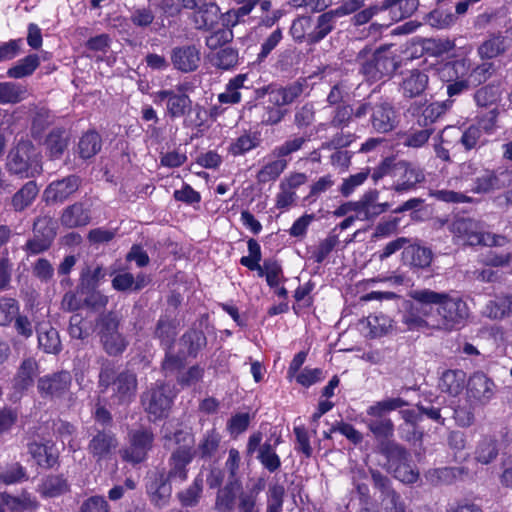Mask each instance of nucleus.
Instances as JSON below:
<instances>
[{
  "instance_id": "nucleus-17",
  "label": "nucleus",
  "mask_w": 512,
  "mask_h": 512,
  "mask_svg": "<svg viewBox=\"0 0 512 512\" xmlns=\"http://www.w3.org/2000/svg\"><path fill=\"white\" fill-rule=\"evenodd\" d=\"M170 61L174 69L182 73L196 71L201 63V52L195 44L175 46L170 52Z\"/></svg>"
},
{
  "instance_id": "nucleus-35",
  "label": "nucleus",
  "mask_w": 512,
  "mask_h": 512,
  "mask_svg": "<svg viewBox=\"0 0 512 512\" xmlns=\"http://www.w3.org/2000/svg\"><path fill=\"white\" fill-rule=\"evenodd\" d=\"M336 17L331 11L318 16L316 25L307 33V42L316 44L324 39L334 28Z\"/></svg>"
},
{
  "instance_id": "nucleus-32",
  "label": "nucleus",
  "mask_w": 512,
  "mask_h": 512,
  "mask_svg": "<svg viewBox=\"0 0 512 512\" xmlns=\"http://www.w3.org/2000/svg\"><path fill=\"white\" fill-rule=\"evenodd\" d=\"M483 314L491 319H503L512 315V294H498L487 302Z\"/></svg>"
},
{
  "instance_id": "nucleus-11",
  "label": "nucleus",
  "mask_w": 512,
  "mask_h": 512,
  "mask_svg": "<svg viewBox=\"0 0 512 512\" xmlns=\"http://www.w3.org/2000/svg\"><path fill=\"white\" fill-rule=\"evenodd\" d=\"M496 393L495 382L482 372L473 373L467 380L465 395L480 407L489 404Z\"/></svg>"
},
{
  "instance_id": "nucleus-36",
  "label": "nucleus",
  "mask_w": 512,
  "mask_h": 512,
  "mask_svg": "<svg viewBox=\"0 0 512 512\" xmlns=\"http://www.w3.org/2000/svg\"><path fill=\"white\" fill-rule=\"evenodd\" d=\"M203 483V475L198 474L187 488L177 493L176 497L183 507L198 505L203 493Z\"/></svg>"
},
{
  "instance_id": "nucleus-12",
  "label": "nucleus",
  "mask_w": 512,
  "mask_h": 512,
  "mask_svg": "<svg viewBox=\"0 0 512 512\" xmlns=\"http://www.w3.org/2000/svg\"><path fill=\"white\" fill-rule=\"evenodd\" d=\"M398 123L399 115L392 103L387 100L374 103L369 117V126L373 132L378 134L390 133L397 127Z\"/></svg>"
},
{
  "instance_id": "nucleus-18",
  "label": "nucleus",
  "mask_w": 512,
  "mask_h": 512,
  "mask_svg": "<svg viewBox=\"0 0 512 512\" xmlns=\"http://www.w3.org/2000/svg\"><path fill=\"white\" fill-rule=\"evenodd\" d=\"M447 109L448 106L445 102L428 103L427 101H415L409 106L407 111L416 119L420 127L429 128V126L445 114Z\"/></svg>"
},
{
  "instance_id": "nucleus-3",
  "label": "nucleus",
  "mask_w": 512,
  "mask_h": 512,
  "mask_svg": "<svg viewBox=\"0 0 512 512\" xmlns=\"http://www.w3.org/2000/svg\"><path fill=\"white\" fill-rule=\"evenodd\" d=\"M449 231L465 245L502 247L508 243L507 237L486 231L485 223L471 217H457L448 224Z\"/></svg>"
},
{
  "instance_id": "nucleus-57",
  "label": "nucleus",
  "mask_w": 512,
  "mask_h": 512,
  "mask_svg": "<svg viewBox=\"0 0 512 512\" xmlns=\"http://www.w3.org/2000/svg\"><path fill=\"white\" fill-rule=\"evenodd\" d=\"M19 303L16 299L0 297V326H8L19 313Z\"/></svg>"
},
{
  "instance_id": "nucleus-49",
  "label": "nucleus",
  "mask_w": 512,
  "mask_h": 512,
  "mask_svg": "<svg viewBox=\"0 0 512 512\" xmlns=\"http://www.w3.org/2000/svg\"><path fill=\"white\" fill-rule=\"evenodd\" d=\"M264 489V484L260 480L248 492H241L239 495L238 508L240 512H260L257 506L258 495Z\"/></svg>"
},
{
  "instance_id": "nucleus-51",
  "label": "nucleus",
  "mask_w": 512,
  "mask_h": 512,
  "mask_svg": "<svg viewBox=\"0 0 512 512\" xmlns=\"http://www.w3.org/2000/svg\"><path fill=\"white\" fill-rule=\"evenodd\" d=\"M68 145V137L64 130L56 129L49 133L46 138V146L53 158H59Z\"/></svg>"
},
{
  "instance_id": "nucleus-60",
  "label": "nucleus",
  "mask_w": 512,
  "mask_h": 512,
  "mask_svg": "<svg viewBox=\"0 0 512 512\" xmlns=\"http://www.w3.org/2000/svg\"><path fill=\"white\" fill-rule=\"evenodd\" d=\"M482 129L478 125H471L463 131L459 142L466 150L475 149L484 143Z\"/></svg>"
},
{
  "instance_id": "nucleus-16",
  "label": "nucleus",
  "mask_w": 512,
  "mask_h": 512,
  "mask_svg": "<svg viewBox=\"0 0 512 512\" xmlns=\"http://www.w3.org/2000/svg\"><path fill=\"white\" fill-rule=\"evenodd\" d=\"M473 191L475 193H488L509 187L512 184V168H498L484 170L476 177Z\"/></svg>"
},
{
  "instance_id": "nucleus-52",
  "label": "nucleus",
  "mask_w": 512,
  "mask_h": 512,
  "mask_svg": "<svg viewBox=\"0 0 512 512\" xmlns=\"http://www.w3.org/2000/svg\"><path fill=\"white\" fill-rule=\"evenodd\" d=\"M500 98V90L496 85H486L478 89L474 94V100L478 107H497Z\"/></svg>"
},
{
  "instance_id": "nucleus-7",
  "label": "nucleus",
  "mask_w": 512,
  "mask_h": 512,
  "mask_svg": "<svg viewBox=\"0 0 512 512\" xmlns=\"http://www.w3.org/2000/svg\"><path fill=\"white\" fill-rule=\"evenodd\" d=\"M382 453L388 460V469L399 481L407 484L415 483L418 472L408 463V452L400 445L389 442L382 446Z\"/></svg>"
},
{
  "instance_id": "nucleus-38",
  "label": "nucleus",
  "mask_w": 512,
  "mask_h": 512,
  "mask_svg": "<svg viewBox=\"0 0 512 512\" xmlns=\"http://www.w3.org/2000/svg\"><path fill=\"white\" fill-rule=\"evenodd\" d=\"M69 488L66 478L61 475H50L42 481L39 492L45 498H55L67 493Z\"/></svg>"
},
{
  "instance_id": "nucleus-58",
  "label": "nucleus",
  "mask_w": 512,
  "mask_h": 512,
  "mask_svg": "<svg viewBox=\"0 0 512 512\" xmlns=\"http://www.w3.org/2000/svg\"><path fill=\"white\" fill-rule=\"evenodd\" d=\"M494 73V65L491 62H484L473 69L468 70L466 77L472 87L479 86L486 82Z\"/></svg>"
},
{
  "instance_id": "nucleus-48",
  "label": "nucleus",
  "mask_w": 512,
  "mask_h": 512,
  "mask_svg": "<svg viewBox=\"0 0 512 512\" xmlns=\"http://www.w3.org/2000/svg\"><path fill=\"white\" fill-rule=\"evenodd\" d=\"M220 441L221 436L215 429L207 430L199 441L197 449H194L195 454L199 453L201 458L212 457L218 450Z\"/></svg>"
},
{
  "instance_id": "nucleus-26",
  "label": "nucleus",
  "mask_w": 512,
  "mask_h": 512,
  "mask_svg": "<svg viewBox=\"0 0 512 512\" xmlns=\"http://www.w3.org/2000/svg\"><path fill=\"white\" fill-rule=\"evenodd\" d=\"M479 407L466 395L457 397L451 401L453 418L460 427H470L475 421V410Z\"/></svg>"
},
{
  "instance_id": "nucleus-61",
  "label": "nucleus",
  "mask_w": 512,
  "mask_h": 512,
  "mask_svg": "<svg viewBox=\"0 0 512 512\" xmlns=\"http://www.w3.org/2000/svg\"><path fill=\"white\" fill-rule=\"evenodd\" d=\"M498 454L496 441L491 438H484L476 450V460L482 464L493 461Z\"/></svg>"
},
{
  "instance_id": "nucleus-45",
  "label": "nucleus",
  "mask_w": 512,
  "mask_h": 512,
  "mask_svg": "<svg viewBox=\"0 0 512 512\" xmlns=\"http://www.w3.org/2000/svg\"><path fill=\"white\" fill-rule=\"evenodd\" d=\"M289 163V159L275 158L267 162L256 175L259 183H268L275 181L284 172Z\"/></svg>"
},
{
  "instance_id": "nucleus-43",
  "label": "nucleus",
  "mask_w": 512,
  "mask_h": 512,
  "mask_svg": "<svg viewBox=\"0 0 512 512\" xmlns=\"http://www.w3.org/2000/svg\"><path fill=\"white\" fill-rule=\"evenodd\" d=\"M39 65V56L37 54H30L10 67L7 70V76L12 79H22L31 76Z\"/></svg>"
},
{
  "instance_id": "nucleus-31",
  "label": "nucleus",
  "mask_w": 512,
  "mask_h": 512,
  "mask_svg": "<svg viewBox=\"0 0 512 512\" xmlns=\"http://www.w3.org/2000/svg\"><path fill=\"white\" fill-rule=\"evenodd\" d=\"M29 96L28 87L19 82L13 81H0V104L1 105H15Z\"/></svg>"
},
{
  "instance_id": "nucleus-62",
  "label": "nucleus",
  "mask_w": 512,
  "mask_h": 512,
  "mask_svg": "<svg viewBox=\"0 0 512 512\" xmlns=\"http://www.w3.org/2000/svg\"><path fill=\"white\" fill-rule=\"evenodd\" d=\"M456 19L457 17L452 12L441 9L434 10L427 16L428 24L438 29H445L452 26Z\"/></svg>"
},
{
  "instance_id": "nucleus-41",
  "label": "nucleus",
  "mask_w": 512,
  "mask_h": 512,
  "mask_svg": "<svg viewBox=\"0 0 512 512\" xmlns=\"http://www.w3.org/2000/svg\"><path fill=\"white\" fill-rule=\"evenodd\" d=\"M506 37L500 33H493L478 47V54L482 59H492L504 53Z\"/></svg>"
},
{
  "instance_id": "nucleus-1",
  "label": "nucleus",
  "mask_w": 512,
  "mask_h": 512,
  "mask_svg": "<svg viewBox=\"0 0 512 512\" xmlns=\"http://www.w3.org/2000/svg\"><path fill=\"white\" fill-rule=\"evenodd\" d=\"M409 296L414 303L403 315V322L409 330L449 332L457 329L468 317V307L459 297L430 289L412 290Z\"/></svg>"
},
{
  "instance_id": "nucleus-13",
  "label": "nucleus",
  "mask_w": 512,
  "mask_h": 512,
  "mask_svg": "<svg viewBox=\"0 0 512 512\" xmlns=\"http://www.w3.org/2000/svg\"><path fill=\"white\" fill-rule=\"evenodd\" d=\"M371 477L374 487L380 491V512H406V504L392 488L390 480L376 470H371Z\"/></svg>"
},
{
  "instance_id": "nucleus-25",
  "label": "nucleus",
  "mask_w": 512,
  "mask_h": 512,
  "mask_svg": "<svg viewBox=\"0 0 512 512\" xmlns=\"http://www.w3.org/2000/svg\"><path fill=\"white\" fill-rule=\"evenodd\" d=\"M466 373L463 370H446L439 380V388L452 398L460 397L467 384Z\"/></svg>"
},
{
  "instance_id": "nucleus-44",
  "label": "nucleus",
  "mask_w": 512,
  "mask_h": 512,
  "mask_svg": "<svg viewBox=\"0 0 512 512\" xmlns=\"http://www.w3.org/2000/svg\"><path fill=\"white\" fill-rule=\"evenodd\" d=\"M106 273L102 265H86L80 273L79 286L81 291H90L99 285Z\"/></svg>"
},
{
  "instance_id": "nucleus-6",
  "label": "nucleus",
  "mask_w": 512,
  "mask_h": 512,
  "mask_svg": "<svg viewBox=\"0 0 512 512\" xmlns=\"http://www.w3.org/2000/svg\"><path fill=\"white\" fill-rule=\"evenodd\" d=\"M176 442H186L189 444L178 447L174 450L169 458L168 465L169 471L165 474L167 480L178 481L180 483L186 481L188 477V465L192 462L195 457V451L191 446L192 436L191 434L183 431H179L175 434Z\"/></svg>"
},
{
  "instance_id": "nucleus-24",
  "label": "nucleus",
  "mask_w": 512,
  "mask_h": 512,
  "mask_svg": "<svg viewBox=\"0 0 512 512\" xmlns=\"http://www.w3.org/2000/svg\"><path fill=\"white\" fill-rule=\"evenodd\" d=\"M147 493L155 506L164 507L168 504L172 494V487L165 473H155L150 478V481L147 483Z\"/></svg>"
},
{
  "instance_id": "nucleus-27",
  "label": "nucleus",
  "mask_w": 512,
  "mask_h": 512,
  "mask_svg": "<svg viewBox=\"0 0 512 512\" xmlns=\"http://www.w3.org/2000/svg\"><path fill=\"white\" fill-rule=\"evenodd\" d=\"M392 328V320L382 314L369 315L359 323V330L365 337L377 338L386 335Z\"/></svg>"
},
{
  "instance_id": "nucleus-63",
  "label": "nucleus",
  "mask_w": 512,
  "mask_h": 512,
  "mask_svg": "<svg viewBox=\"0 0 512 512\" xmlns=\"http://www.w3.org/2000/svg\"><path fill=\"white\" fill-rule=\"evenodd\" d=\"M433 133L432 128L423 127L421 130L409 131L403 137V145L406 147L420 148L424 146Z\"/></svg>"
},
{
  "instance_id": "nucleus-55",
  "label": "nucleus",
  "mask_w": 512,
  "mask_h": 512,
  "mask_svg": "<svg viewBox=\"0 0 512 512\" xmlns=\"http://www.w3.org/2000/svg\"><path fill=\"white\" fill-rule=\"evenodd\" d=\"M258 460L269 472L277 471L281 466L280 457L275 452V448L269 442H265L259 448Z\"/></svg>"
},
{
  "instance_id": "nucleus-34",
  "label": "nucleus",
  "mask_w": 512,
  "mask_h": 512,
  "mask_svg": "<svg viewBox=\"0 0 512 512\" xmlns=\"http://www.w3.org/2000/svg\"><path fill=\"white\" fill-rule=\"evenodd\" d=\"M240 487L239 480H228L226 485L217 492L215 510L217 512H230L234 506L236 491Z\"/></svg>"
},
{
  "instance_id": "nucleus-53",
  "label": "nucleus",
  "mask_w": 512,
  "mask_h": 512,
  "mask_svg": "<svg viewBox=\"0 0 512 512\" xmlns=\"http://www.w3.org/2000/svg\"><path fill=\"white\" fill-rule=\"evenodd\" d=\"M308 139L304 136H294L287 139L281 145L276 146L271 155L274 158L288 159L290 155L302 149Z\"/></svg>"
},
{
  "instance_id": "nucleus-46",
  "label": "nucleus",
  "mask_w": 512,
  "mask_h": 512,
  "mask_svg": "<svg viewBox=\"0 0 512 512\" xmlns=\"http://www.w3.org/2000/svg\"><path fill=\"white\" fill-rule=\"evenodd\" d=\"M219 7L215 3L204 4L194 14L197 29H209L218 19Z\"/></svg>"
},
{
  "instance_id": "nucleus-30",
  "label": "nucleus",
  "mask_w": 512,
  "mask_h": 512,
  "mask_svg": "<svg viewBox=\"0 0 512 512\" xmlns=\"http://www.w3.org/2000/svg\"><path fill=\"white\" fill-rule=\"evenodd\" d=\"M433 258L432 251L420 245L410 244L402 252L403 263L415 268H426L430 266Z\"/></svg>"
},
{
  "instance_id": "nucleus-40",
  "label": "nucleus",
  "mask_w": 512,
  "mask_h": 512,
  "mask_svg": "<svg viewBox=\"0 0 512 512\" xmlns=\"http://www.w3.org/2000/svg\"><path fill=\"white\" fill-rule=\"evenodd\" d=\"M480 338L491 343L493 349H512V333L504 334L498 326L483 328L480 331Z\"/></svg>"
},
{
  "instance_id": "nucleus-21",
  "label": "nucleus",
  "mask_w": 512,
  "mask_h": 512,
  "mask_svg": "<svg viewBox=\"0 0 512 512\" xmlns=\"http://www.w3.org/2000/svg\"><path fill=\"white\" fill-rule=\"evenodd\" d=\"M429 76L426 72L414 69L402 77L398 90L405 99L420 97L428 88Z\"/></svg>"
},
{
  "instance_id": "nucleus-10",
  "label": "nucleus",
  "mask_w": 512,
  "mask_h": 512,
  "mask_svg": "<svg viewBox=\"0 0 512 512\" xmlns=\"http://www.w3.org/2000/svg\"><path fill=\"white\" fill-rule=\"evenodd\" d=\"M154 435L148 429H138L129 433V445L120 451L124 461L138 464L146 460L152 449Z\"/></svg>"
},
{
  "instance_id": "nucleus-2",
  "label": "nucleus",
  "mask_w": 512,
  "mask_h": 512,
  "mask_svg": "<svg viewBox=\"0 0 512 512\" xmlns=\"http://www.w3.org/2000/svg\"><path fill=\"white\" fill-rule=\"evenodd\" d=\"M187 84H179L175 89L159 90L155 93L156 103H165V114L169 119L183 118L187 128H200L206 121V110L194 103L187 92Z\"/></svg>"
},
{
  "instance_id": "nucleus-47",
  "label": "nucleus",
  "mask_w": 512,
  "mask_h": 512,
  "mask_svg": "<svg viewBox=\"0 0 512 512\" xmlns=\"http://www.w3.org/2000/svg\"><path fill=\"white\" fill-rule=\"evenodd\" d=\"M101 146L100 135L95 131H89L80 138L78 143L79 155L83 159H89L100 151Z\"/></svg>"
},
{
  "instance_id": "nucleus-28",
  "label": "nucleus",
  "mask_w": 512,
  "mask_h": 512,
  "mask_svg": "<svg viewBox=\"0 0 512 512\" xmlns=\"http://www.w3.org/2000/svg\"><path fill=\"white\" fill-rule=\"evenodd\" d=\"M90 220V210L81 202L66 207L60 217L61 224L67 228L86 226Z\"/></svg>"
},
{
  "instance_id": "nucleus-39",
  "label": "nucleus",
  "mask_w": 512,
  "mask_h": 512,
  "mask_svg": "<svg viewBox=\"0 0 512 512\" xmlns=\"http://www.w3.org/2000/svg\"><path fill=\"white\" fill-rule=\"evenodd\" d=\"M39 193V188L35 181L25 183L11 199V205L16 212H21L29 207Z\"/></svg>"
},
{
  "instance_id": "nucleus-9",
  "label": "nucleus",
  "mask_w": 512,
  "mask_h": 512,
  "mask_svg": "<svg viewBox=\"0 0 512 512\" xmlns=\"http://www.w3.org/2000/svg\"><path fill=\"white\" fill-rule=\"evenodd\" d=\"M175 395L164 384H156L142 395V404L149 419L156 421L168 415Z\"/></svg>"
},
{
  "instance_id": "nucleus-56",
  "label": "nucleus",
  "mask_w": 512,
  "mask_h": 512,
  "mask_svg": "<svg viewBox=\"0 0 512 512\" xmlns=\"http://www.w3.org/2000/svg\"><path fill=\"white\" fill-rule=\"evenodd\" d=\"M256 109L262 111L261 124L273 126L279 124L287 115V110L276 105L268 103V105H255Z\"/></svg>"
},
{
  "instance_id": "nucleus-33",
  "label": "nucleus",
  "mask_w": 512,
  "mask_h": 512,
  "mask_svg": "<svg viewBox=\"0 0 512 512\" xmlns=\"http://www.w3.org/2000/svg\"><path fill=\"white\" fill-rule=\"evenodd\" d=\"M419 0H384L381 10H388L393 21L410 17L418 8Z\"/></svg>"
},
{
  "instance_id": "nucleus-20",
  "label": "nucleus",
  "mask_w": 512,
  "mask_h": 512,
  "mask_svg": "<svg viewBox=\"0 0 512 512\" xmlns=\"http://www.w3.org/2000/svg\"><path fill=\"white\" fill-rule=\"evenodd\" d=\"M468 70L469 62L465 59L445 65L443 72H447L450 77H452V73L455 75V79H449L447 84V94L450 97L457 96L472 87L466 77Z\"/></svg>"
},
{
  "instance_id": "nucleus-42",
  "label": "nucleus",
  "mask_w": 512,
  "mask_h": 512,
  "mask_svg": "<svg viewBox=\"0 0 512 512\" xmlns=\"http://www.w3.org/2000/svg\"><path fill=\"white\" fill-rule=\"evenodd\" d=\"M38 374V365L32 358L24 360L14 378V388L18 391L28 389L32 384L34 377Z\"/></svg>"
},
{
  "instance_id": "nucleus-59",
  "label": "nucleus",
  "mask_w": 512,
  "mask_h": 512,
  "mask_svg": "<svg viewBox=\"0 0 512 512\" xmlns=\"http://www.w3.org/2000/svg\"><path fill=\"white\" fill-rule=\"evenodd\" d=\"M369 430L378 439H388L394 434V424L390 418L380 417L370 420L368 423Z\"/></svg>"
},
{
  "instance_id": "nucleus-14",
  "label": "nucleus",
  "mask_w": 512,
  "mask_h": 512,
  "mask_svg": "<svg viewBox=\"0 0 512 512\" xmlns=\"http://www.w3.org/2000/svg\"><path fill=\"white\" fill-rule=\"evenodd\" d=\"M119 446L116 435L110 430H97L89 440L87 450L97 462L111 460Z\"/></svg>"
},
{
  "instance_id": "nucleus-15",
  "label": "nucleus",
  "mask_w": 512,
  "mask_h": 512,
  "mask_svg": "<svg viewBox=\"0 0 512 512\" xmlns=\"http://www.w3.org/2000/svg\"><path fill=\"white\" fill-rule=\"evenodd\" d=\"M307 88L306 79H298L286 86L268 85L263 88L262 94L268 95V103L283 108L296 101Z\"/></svg>"
},
{
  "instance_id": "nucleus-19",
  "label": "nucleus",
  "mask_w": 512,
  "mask_h": 512,
  "mask_svg": "<svg viewBox=\"0 0 512 512\" xmlns=\"http://www.w3.org/2000/svg\"><path fill=\"white\" fill-rule=\"evenodd\" d=\"M80 184L81 180L76 175L53 181L44 190V199L47 203H62L79 189Z\"/></svg>"
},
{
  "instance_id": "nucleus-22",
  "label": "nucleus",
  "mask_w": 512,
  "mask_h": 512,
  "mask_svg": "<svg viewBox=\"0 0 512 512\" xmlns=\"http://www.w3.org/2000/svg\"><path fill=\"white\" fill-rule=\"evenodd\" d=\"M71 380L70 373L66 371L47 375L39 379L38 390L43 396L59 398L68 392Z\"/></svg>"
},
{
  "instance_id": "nucleus-23",
  "label": "nucleus",
  "mask_w": 512,
  "mask_h": 512,
  "mask_svg": "<svg viewBox=\"0 0 512 512\" xmlns=\"http://www.w3.org/2000/svg\"><path fill=\"white\" fill-rule=\"evenodd\" d=\"M378 199L379 192L376 189L368 190L362 195L358 200L360 220H374L389 209V203H379Z\"/></svg>"
},
{
  "instance_id": "nucleus-54",
  "label": "nucleus",
  "mask_w": 512,
  "mask_h": 512,
  "mask_svg": "<svg viewBox=\"0 0 512 512\" xmlns=\"http://www.w3.org/2000/svg\"><path fill=\"white\" fill-rule=\"evenodd\" d=\"M212 65L221 70H230L238 63V52L234 48L220 49L211 57Z\"/></svg>"
},
{
  "instance_id": "nucleus-64",
  "label": "nucleus",
  "mask_w": 512,
  "mask_h": 512,
  "mask_svg": "<svg viewBox=\"0 0 512 512\" xmlns=\"http://www.w3.org/2000/svg\"><path fill=\"white\" fill-rule=\"evenodd\" d=\"M79 512H110V505L103 496H91L80 506Z\"/></svg>"
},
{
  "instance_id": "nucleus-5",
  "label": "nucleus",
  "mask_w": 512,
  "mask_h": 512,
  "mask_svg": "<svg viewBox=\"0 0 512 512\" xmlns=\"http://www.w3.org/2000/svg\"><path fill=\"white\" fill-rule=\"evenodd\" d=\"M6 169L20 178H34L43 170L41 154L30 141H20L9 152Z\"/></svg>"
},
{
  "instance_id": "nucleus-29",
  "label": "nucleus",
  "mask_w": 512,
  "mask_h": 512,
  "mask_svg": "<svg viewBox=\"0 0 512 512\" xmlns=\"http://www.w3.org/2000/svg\"><path fill=\"white\" fill-rule=\"evenodd\" d=\"M116 328L115 318L108 317L101 332V341L107 352H123L126 349V341Z\"/></svg>"
},
{
  "instance_id": "nucleus-50",
  "label": "nucleus",
  "mask_w": 512,
  "mask_h": 512,
  "mask_svg": "<svg viewBox=\"0 0 512 512\" xmlns=\"http://www.w3.org/2000/svg\"><path fill=\"white\" fill-rule=\"evenodd\" d=\"M155 335L162 341L165 348H170L176 336V325L174 319L168 315L161 316L157 322Z\"/></svg>"
},
{
  "instance_id": "nucleus-37",
  "label": "nucleus",
  "mask_w": 512,
  "mask_h": 512,
  "mask_svg": "<svg viewBox=\"0 0 512 512\" xmlns=\"http://www.w3.org/2000/svg\"><path fill=\"white\" fill-rule=\"evenodd\" d=\"M261 144V138L257 133L246 132L236 139L232 140L228 147V152L232 156H242Z\"/></svg>"
},
{
  "instance_id": "nucleus-4",
  "label": "nucleus",
  "mask_w": 512,
  "mask_h": 512,
  "mask_svg": "<svg viewBox=\"0 0 512 512\" xmlns=\"http://www.w3.org/2000/svg\"><path fill=\"white\" fill-rule=\"evenodd\" d=\"M360 63V72L368 81H378L384 77H390L399 67L396 55L386 47H382L371 53V49L365 47L357 55Z\"/></svg>"
},
{
  "instance_id": "nucleus-8",
  "label": "nucleus",
  "mask_w": 512,
  "mask_h": 512,
  "mask_svg": "<svg viewBox=\"0 0 512 512\" xmlns=\"http://www.w3.org/2000/svg\"><path fill=\"white\" fill-rule=\"evenodd\" d=\"M106 383V389L111 392L114 404H129L135 397L137 378L134 373L124 371L119 373L112 382H109L107 371L100 373V384Z\"/></svg>"
}]
</instances>
